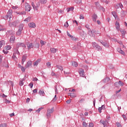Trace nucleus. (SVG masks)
<instances>
[{
	"label": "nucleus",
	"mask_w": 127,
	"mask_h": 127,
	"mask_svg": "<svg viewBox=\"0 0 127 127\" xmlns=\"http://www.w3.org/2000/svg\"><path fill=\"white\" fill-rule=\"evenodd\" d=\"M11 16H12V10L9 9L7 12L6 15L3 17V19H5V20H7L8 18L10 19V18H11Z\"/></svg>",
	"instance_id": "nucleus-1"
},
{
	"label": "nucleus",
	"mask_w": 127,
	"mask_h": 127,
	"mask_svg": "<svg viewBox=\"0 0 127 127\" xmlns=\"http://www.w3.org/2000/svg\"><path fill=\"white\" fill-rule=\"evenodd\" d=\"M19 24V21L16 20L13 22H9L8 25L10 27H15L17 25Z\"/></svg>",
	"instance_id": "nucleus-2"
},
{
	"label": "nucleus",
	"mask_w": 127,
	"mask_h": 127,
	"mask_svg": "<svg viewBox=\"0 0 127 127\" xmlns=\"http://www.w3.org/2000/svg\"><path fill=\"white\" fill-rule=\"evenodd\" d=\"M31 4L34 10H38V8L39 6H40V1L38 2L36 5L34 4V2H32Z\"/></svg>",
	"instance_id": "nucleus-3"
},
{
	"label": "nucleus",
	"mask_w": 127,
	"mask_h": 127,
	"mask_svg": "<svg viewBox=\"0 0 127 127\" xmlns=\"http://www.w3.org/2000/svg\"><path fill=\"white\" fill-rule=\"evenodd\" d=\"M24 26V25L23 24H21L19 25V29L16 32V35L19 36L21 34V32H22V30H23V27Z\"/></svg>",
	"instance_id": "nucleus-4"
},
{
	"label": "nucleus",
	"mask_w": 127,
	"mask_h": 127,
	"mask_svg": "<svg viewBox=\"0 0 127 127\" xmlns=\"http://www.w3.org/2000/svg\"><path fill=\"white\" fill-rule=\"evenodd\" d=\"M92 46L94 48H96V49H97L98 51H102V48L101 47V46H100L96 42L92 43Z\"/></svg>",
	"instance_id": "nucleus-5"
},
{
	"label": "nucleus",
	"mask_w": 127,
	"mask_h": 127,
	"mask_svg": "<svg viewBox=\"0 0 127 127\" xmlns=\"http://www.w3.org/2000/svg\"><path fill=\"white\" fill-rule=\"evenodd\" d=\"M16 48L18 49L19 47H22L23 48H26V45L24 43H17L16 44Z\"/></svg>",
	"instance_id": "nucleus-6"
},
{
	"label": "nucleus",
	"mask_w": 127,
	"mask_h": 127,
	"mask_svg": "<svg viewBox=\"0 0 127 127\" xmlns=\"http://www.w3.org/2000/svg\"><path fill=\"white\" fill-rule=\"evenodd\" d=\"M80 49H81V43L80 42L77 43V46H74L72 47V50L78 51V50H80Z\"/></svg>",
	"instance_id": "nucleus-7"
},
{
	"label": "nucleus",
	"mask_w": 127,
	"mask_h": 127,
	"mask_svg": "<svg viewBox=\"0 0 127 127\" xmlns=\"http://www.w3.org/2000/svg\"><path fill=\"white\" fill-rule=\"evenodd\" d=\"M25 9L26 11H30L31 10V6L27 2L25 3Z\"/></svg>",
	"instance_id": "nucleus-8"
},
{
	"label": "nucleus",
	"mask_w": 127,
	"mask_h": 127,
	"mask_svg": "<svg viewBox=\"0 0 127 127\" xmlns=\"http://www.w3.org/2000/svg\"><path fill=\"white\" fill-rule=\"evenodd\" d=\"M100 43H101V44H102V45H103V46H104V47H107V48H109V47H110V45H109L108 42L106 41L101 40L100 41Z\"/></svg>",
	"instance_id": "nucleus-9"
},
{
	"label": "nucleus",
	"mask_w": 127,
	"mask_h": 127,
	"mask_svg": "<svg viewBox=\"0 0 127 127\" xmlns=\"http://www.w3.org/2000/svg\"><path fill=\"white\" fill-rule=\"evenodd\" d=\"M32 66V62L31 61H29L27 62L26 65L25 66V69H27V68H30Z\"/></svg>",
	"instance_id": "nucleus-10"
},
{
	"label": "nucleus",
	"mask_w": 127,
	"mask_h": 127,
	"mask_svg": "<svg viewBox=\"0 0 127 127\" xmlns=\"http://www.w3.org/2000/svg\"><path fill=\"white\" fill-rule=\"evenodd\" d=\"M88 34L90 35V36H92V37H95V33H96L95 31H93V30H90L88 32Z\"/></svg>",
	"instance_id": "nucleus-11"
},
{
	"label": "nucleus",
	"mask_w": 127,
	"mask_h": 127,
	"mask_svg": "<svg viewBox=\"0 0 127 127\" xmlns=\"http://www.w3.org/2000/svg\"><path fill=\"white\" fill-rule=\"evenodd\" d=\"M78 72L80 77H85V72H84V69L82 68L79 69Z\"/></svg>",
	"instance_id": "nucleus-12"
},
{
	"label": "nucleus",
	"mask_w": 127,
	"mask_h": 127,
	"mask_svg": "<svg viewBox=\"0 0 127 127\" xmlns=\"http://www.w3.org/2000/svg\"><path fill=\"white\" fill-rule=\"evenodd\" d=\"M117 51L122 55H124V56H126V53H125V52H124V51L122 50V49L121 48H118L117 49Z\"/></svg>",
	"instance_id": "nucleus-13"
},
{
	"label": "nucleus",
	"mask_w": 127,
	"mask_h": 127,
	"mask_svg": "<svg viewBox=\"0 0 127 127\" xmlns=\"http://www.w3.org/2000/svg\"><path fill=\"white\" fill-rule=\"evenodd\" d=\"M27 58V56L26 55V54L23 55L22 58V62H21L22 65H23L25 61H26Z\"/></svg>",
	"instance_id": "nucleus-14"
},
{
	"label": "nucleus",
	"mask_w": 127,
	"mask_h": 127,
	"mask_svg": "<svg viewBox=\"0 0 127 127\" xmlns=\"http://www.w3.org/2000/svg\"><path fill=\"white\" fill-rule=\"evenodd\" d=\"M115 25H116V30H117L118 31H120V28H121V26H120V23L119 22H118V21H116Z\"/></svg>",
	"instance_id": "nucleus-15"
},
{
	"label": "nucleus",
	"mask_w": 127,
	"mask_h": 127,
	"mask_svg": "<svg viewBox=\"0 0 127 127\" xmlns=\"http://www.w3.org/2000/svg\"><path fill=\"white\" fill-rule=\"evenodd\" d=\"M100 123L103 125L104 127H107V126L109 124L107 121L101 120Z\"/></svg>",
	"instance_id": "nucleus-16"
},
{
	"label": "nucleus",
	"mask_w": 127,
	"mask_h": 127,
	"mask_svg": "<svg viewBox=\"0 0 127 127\" xmlns=\"http://www.w3.org/2000/svg\"><path fill=\"white\" fill-rule=\"evenodd\" d=\"M15 40V36L12 35L10 37L9 42H10V43H13V42H14Z\"/></svg>",
	"instance_id": "nucleus-17"
},
{
	"label": "nucleus",
	"mask_w": 127,
	"mask_h": 127,
	"mask_svg": "<svg viewBox=\"0 0 127 127\" xmlns=\"http://www.w3.org/2000/svg\"><path fill=\"white\" fill-rule=\"evenodd\" d=\"M28 26L31 28H35L36 27V25H35V23L32 22L28 24Z\"/></svg>",
	"instance_id": "nucleus-18"
},
{
	"label": "nucleus",
	"mask_w": 127,
	"mask_h": 127,
	"mask_svg": "<svg viewBox=\"0 0 127 127\" xmlns=\"http://www.w3.org/2000/svg\"><path fill=\"white\" fill-rule=\"evenodd\" d=\"M27 47L28 50H30L31 48H33V47H34V46H33V44L32 43H29L27 44Z\"/></svg>",
	"instance_id": "nucleus-19"
},
{
	"label": "nucleus",
	"mask_w": 127,
	"mask_h": 127,
	"mask_svg": "<svg viewBox=\"0 0 127 127\" xmlns=\"http://www.w3.org/2000/svg\"><path fill=\"white\" fill-rule=\"evenodd\" d=\"M119 31L121 32L122 34V36L123 38H125V36L126 35V31H125V30L122 29H121Z\"/></svg>",
	"instance_id": "nucleus-20"
},
{
	"label": "nucleus",
	"mask_w": 127,
	"mask_h": 127,
	"mask_svg": "<svg viewBox=\"0 0 127 127\" xmlns=\"http://www.w3.org/2000/svg\"><path fill=\"white\" fill-rule=\"evenodd\" d=\"M98 19V15L96 14H94L92 15V20L96 22L97 19Z\"/></svg>",
	"instance_id": "nucleus-21"
},
{
	"label": "nucleus",
	"mask_w": 127,
	"mask_h": 127,
	"mask_svg": "<svg viewBox=\"0 0 127 127\" xmlns=\"http://www.w3.org/2000/svg\"><path fill=\"white\" fill-rule=\"evenodd\" d=\"M50 51H51V53L54 54V53H56V52H57V51H58V49H55L54 48H51Z\"/></svg>",
	"instance_id": "nucleus-22"
},
{
	"label": "nucleus",
	"mask_w": 127,
	"mask_h": 127,
	"mask_svg": "<svg viewBox=\"0 0 127 127\" xmlns=\"http://www.w3.org/2000/svg\"><path fill=\"white\" fill-rule=\"evenodd\" d=\"M40 61H41V59H39L36 62L33 63L34 66H37L38 65V63H40Z\"/></svg>",
	"instance_id": "nucleus-23"
},
{
	"label": "nucleus",
	"mask_w": 127,
	"mask_h": 127,
	"mask_svg": "<svg viewBox=\"0 0 127 127\" xmlns=\"http://www.w3.org/2000/svg\"><path fill=\"white\" fill-rule=\"evenodd\" d=\"M39 94L40 96H44L45 95V93H44V90H43V89H40L39 91Z\"/></svg>",
	"instance_id": "nucleus-24"
},
{
	"label": "nucleus",
	"mask_w": 127,
	"mask_h": 127,
	"mask_svg": "<svg viewBox=\"0 0 127 127\" xmlns=\"http://www.w3.org/2000/svg\"><path fill=\"white\" fill-rule=\"evenodd\" d=\"M102 110H105V109H106V106H105V105H102L101 107H99L98 108V111L99 113H102Z\"/></svg>",
	"instance_id": "nucleus-25"
},
{
	"label": "nucleus",
	"mask_w": 127,
	"mask_h": 127,
	"mask_svg": "<svg viewBox=\"0 0 127 127\" xmlns=\"http://www.w3.org/2000/svg\"><path fill=\"white\" fill-rule=\"evenodd\" d=\"M16 13L17 14H19L20 15H25V14H26V12L25 11H21V12H18V11H16Z\"/></svg>",
	"instance_id": "nucleus-26"
},
{
	"label": "nucleus",
	"mask_w": 127,
	"mask_h": 127,
	"mask_svg": "<svg viewBox=\"0 0 127 127\" xmlns=\"http://www.w3.org/2000/svg\"><path fill=\"white\" fill-rule=\"evenodd\" d=\"M112 14L115 17V19H118V18H119V17H118V15H117V13H116L115 11H112Z\"/></svg>",
	"instance_id": "nucleus-27"
},
{
	"label": "nucleus",
	"mask_w": 127,
	"mask_h": 127,
	"mask_svg": "<svg viewBox=\"0 0 127 127\" xmlns=\"http://www.w3.org/2000/svg\"><path fill=\"white\" fill-rule=\"evenodd\" d=\"M5 45V42L4 40H2L0 41V48L2 46H4Z\"/></svg>",
	"instance_id": "nucleus-28"
},
{
	"label": "nucleus",
	"mask_w": 127,
	"mask_h": 127,
	"mask_svg": "<svg viewBox=\"0 0 127 127\" xmlns=\"http://www.w3.org/2000/svg\"><path fill=\"white\" fill-rule=\"evenodd\" d=\"M98 9H100V10H101V11H103V12H105V8L102 7V6H99L98 8Z\"/></svg>",
	"instance_id": "nucleus-29"
},
{
	"label": "nucleus",
	"mask_w": 127,
	"mask_h": 127,
	"mask_svg": "<svg viewBox=\"0 0 127 127\" xmlns=\"http://www.w3.org/2000/svg\"><path fill=\"white\" fill-rule=\"evenodd\" d=\"M47 112H48L50 114H52V113H53V112H54V108H52L51 109H48L47 110Z\"/></svg>",
	"instance_id": "nucleus-30"
},
{
	"label": "nucleus",
	"mask_w": 127,
	"mask_h": 127,
	"mask_svg": "<svg viewBox=\"0 0 127 127\" xmlns=\"http://www.w3.org/2000/svg\"><path fill=\"white\" fill-rule=\"evenodd\" d=\"M115 87H116L117 88H119L120 87V82H116L114 83Z\"/></svg>",
	"instance_id": "nucleus-31"
},
{
	"label": "nucleus",
	"mask_w": 127,
	"mask_h": 127,
	"mask_svg": "<svg viewBox=\"0 0 127 127\" xmlns=\"http://www.w3.org/2000/svg\"><path fill=\"white\" fill-rule=\"evenodd\" d=\"M72 66H73L74 67H77L78 66V64L76 62H73L72 63Z\"/></svg>",
	"instance_id": "nucleus-32"
},
{
	"label": "nucleus",
	"mask_w": 127,
	"mask_h": 127,
	"mask_svg": "<svg viewBox=\"0 0 127 127\" xmlns=\"http://www.w3.org/2000/svg\"><path fill=\"white\" fill-rule=\"evenodd\" d=\"M108 81H110V78L109 77H107L103 79V82L104 83H108Z\"/></svg>",
	"instance_id": "nucleus-33"
},
{
	"label": "nucleus",
	"mask_w": 127,
	"mask_h": 127,
	"mask_svg": "<svg viewBox=\"0 0 127 127\" xmlns=\"http://www.w3.org/2000/svg\"><path fill=\"white\" fill-rule=\"evenodd\" d=\"M31 19V17L29 16L27 18H26L25 20L24 21H27V22H29L30 21V20Z\"/></svg>",
	"instance_id": "nucleus-34"
},
{
	"label": "nucleus",
	"mask_w": 127,
	"mask_h": 127,
	"mask_svg": "<svg viewBox=\"0 0 127 127\" xmlns=\"http://www.w3.org/2000/svg\"><path fill=\"white\" fill-rule=\"evenodd\" d=\"M75 2H76V3H77V4H80V3H81L82 2V0H73Z\"/></svg>",
	"instance_id": "nucleus-35"
},
{
	"label": "nucleus",
	"mask_w": 127,
	"mask_h": 127,
	"mask_svg": "<svg viewBox=\"0 0 127 127\" xmlns=\"http://www.w3.org/2000/svg\"><path fill=\"white\" fill-rule=\"evenodd\" d=\"M95 5H96L97 8H98L99 6H101V5H100V3H99L98 1L95 2Z\"/></svg>",
	"instance_id": "nucleus-36"
},
{
	"label": "nucleus",
	"mask_w": 127,
	"mask_h": 127,
	"mask_svg": "<svg viewBox=\"0 0 127 127\" xmlns=\"http://www.w3.org/2000/svg\"><path fill=\"white\" fill-rule=\"evenodd\" d=\"M11 49V47L10 46H7L5 47V50L7 51V50H9Z\"/></svg>",
	"instance_id": "nucleus-37"
},
{
	"label": "nucleus",
	"mask_w": 127,
	"mask_h": 127,
	"mask_svg": "<svg viewBox=\"0 0 127 127\" xmlns=\"http://www.w3.org/2000/svg\"><path fill=\"white\" fill-rule=\"evenodd\" d=\"M57 67L58 69H59L61 71H63V67L62 66L57 65Z\"/></svg>",
	"instance_id": "nucleus-38"
},
{
	"label": "nucleus",
	"mask_w": 127,
	"mask_h": 127,
	"mask_svg": "<svg viewBox=\"0 0 127 127\" xmlns=\"http://www.w3.org/2000/svg\"><path fill=\"white\" fill-rule=\"evenodd\" d=\"M40 1L41 3L44 4L47 2V0H40Z\"/></svg>",
	"instance_id": "nucleus-39"
},
{
	"label": "nucleus",
	"mask_w": 127,
	"mask_h": 127,
	"mask_svg": "<svg viewBox=\"0 0 127 127\" xmlns=\"http://www.w3.org/2000/svg\"><path fill=\"white\" fill-rule=\"evenodd\" d=\"M39 46H40V44L39 43H36L35 45V48H39Z\"/></svg>",
	"instance_id": "nucleus-40"
},
{
	"label": "nucleus",
	"mask_w": 127,
	"mask_h": 127,
	"mask_svg": "<svg viewBox=\"0 0 127 127\" xmlns=\"http://www.w3.org/2000/svg\"><path fill=\"white\" fill-rule=\"evenodd\" d=\"M45 43H46V42H45L44 41H43V40L40 41V44H41V45H42V46H43V45H44V44H45Z\"/></svg>",
	"instance_id": "nucleus-41"
},
{
	"label": "nucleus",
	"mask_w": 127,
	"mask_h": 127,
	"mask_svg": "<svg viewBox=\"0 0 127 127\" xmlns=\"http://www.w3.org/2000/svg\"><path fill=\"white\" fill-rule=\"evenodd\" d=\"M0 127H6V123H3L0 125Z\"/></svg>",
	"instance_id": "nucleus-42"
},
{
	"label": "nucleus",
	"mask_w": 127,
	"mask_h": 127,
	"mask_svg": "<svg viewBox=\"0 0 127 127\" xmlns=\"http://www.w3.org/2000/svg\"><path fill=\"white\" fill-rule=\"evenodd\" d=\"M12 58L13 59H14V60H16V59H17V58H16V56H15V53H14L12 57Z\"/></svg>",
	"instance_id": "nucleus-43"
},
{
	"label": "nucleus",
	"mask_w": 127,
	"mask_h": 127,
	"mask_svg": "<svg viewBox=\"0 0 127 127\" xmlns=\"http://www.w3.org/2000/svg\"><path fill=\"white\" fill-rule=\"evenodd\" d=\"M47 66L48 68H50L51 67V64L50 62L47 63Z\"/></svg>",
	"instance_id": "nucleus-44"
},
{
	"label": "nucleus",
	"mask_w": 127,
	"mask_h": 127,
	"mask_svg": "<svg viewBox=\"0 0 127 127\" xmlns=\"http://www.w3.org/2000/svg\"><path fill=\"white\" fill-rule=\"evenodd\" d=\"M82 126L83 127H87L88 126V125H87V123H86V122H83L82 123Z\"/></svg>",
	"instance_id": "nucleus-45"
},
{
	"label": "nucleus",
	"mask_w": 127,
	"mask_h": 127,
	"mask_svg": "<svg viewBox=\"0 0 127 127\" xmlns=\"http://www.w3.org/2000/svg\"><path fill=\"white\" fill-rule=\"evenodd\" d=\"M66 9H67V12H69V11H70V10H73L74 8L73 7H70V8H67Z\"/></svg>",
	"instance_id": "nucleus-46"
},
{
	"label": "nucleus",
	"mask_w": 127,
	"mask_h": 127,
	"mask_svg": "<svg viewBox=\"0 0 127 127\" xmlns=\"http://www.w3.org/2000/svg\"><path fill=\"white\" fill-rule=\"evenodd\" d=\"M64 26L66 28L69 27V24H68V22H66L64 24Z\"/></svg>",
	"instance_id": "nucleus-47"
},
{
	"label": "nucleus",
	"mask_w": 127,
	"mask_h": 127,
	"mask_svg": "<svg viewBox=\"0 0 127 127\" xmlns=\"http://www.w3.org/2000/svg\"><path fill=\"white\" fill-rule=\"evenodd\" d=\"M85 27L87 29V30H88V31H90L91 30V29L90 28V26H89V25H85Z\"/></svg>",
	"instance_id": "nucleus-48"
},
{
	"label": "nucleus",
	"mask_w": 127,
	"mask_h": 127,
	"mask_svg": "<svg viewBox=\"0 0 127 127\" xmlns=\"http://www.w3.org/2000/svg\"><path fill=\"white\" fill-rule=\"evenodd\" d=\"M8 84L9 85H10V86H12V87L13 86V82L10 80L8 81Z\"/></svg>",
	"instance_id": "nucleus-49"
},
{
	"label": "nucleus",
	"mask_w": 127,
	"mask_h": 127,
	"mask_svg": "<svg viewBox=\"0 0 127 127\" xmlns=\"http://www.w3.org/2000/svg\"><path fill=\"white\" fill-rule=\"evenodd\" d=\"M121 14H122V16H126V11H123L122 12H121Z\"/></svg>",
	"instance_id": "nucleus-50"
},
{
	"label": "nucleus",
	"mask_w": 127,
	"mask_h": 127,
	"mask_svg": "<svg viewBox=\"0 0 127 127\" xmlns=\"http://www.w3.org/2000/svg\"><path fill=\"white\" fill-rule=\"evenodd\" d=\"M25 67H23V66H21V71H22V72H25Z\"/></svg>",
	"instance_id": "nucleus-51"
},
{
	"label": "nucleus",
	"mask_w": 127,
	"mask_h": 127,
	"mask_svg": "<svg viewBox=\"0 0 127 127\" xmlns=\"http://www.w3.org/2000/svg\"><path fill=\"white\" fill-rule=\"evenodd\" d=\"M47 117L50 118V117H51V113H49V112L47 111Z\"/></svg>",
	"instance_id": "nucleus-52"
},
{
	"label": "nucleus",
	"mask_w": 127,
	"mask_h": 127,
	"mask_svg": "<svg viewBox=\"0 0 127 127\" xmlns=\"http://www.w3.org/2000/svg\"><path fill=\"white\" fill-rule=\"evenodd\" d=\"M23 81L22 80L20 81V82H19V85L20 86H23Z\"/></svg>",
	"instance_id": "nucleus-53"
},
{
	"label": "nucleus",
	"mask_w": 127,
	"mask_h": 127,
	"mask_svg": "<svg viewBox=\"0 0 127 127\" xmlns=\"http://www.w3.org/2000/svg\"><path fill=\"white\" fill-rule=\"evenodd\" d=\"M119 84H120V86H124V82H122V81H121V80H119Z\"/></svg>",
	"instance_id": "nucleus-54"
},
{
	"label": "nucleus",
	"mask_w": 127,
	"mask_h": 127,
	"mask_svg": "<svg viewBox=\"0 0 127 127\" xmlns=\"http://www.w3.org/2000/svg\"><path fill=\"white\" fill-rule=\"evenodd\" d=\"M43 109V108H42V107L40 108L37 110H36V112L37 113H39L41 111V110H42Z\"/></svg>",
	"instance_id": "nucleus-55"
},
{
	"label": "nucleus",
	"mask_w": 127,
	"mask_h": 127,
	"mask_svg": "<svg viewBox=\"0 0 127 127\" xmlns=\"http://www.w3.org/2000/svg\"><path fill=\"white\" fill-rule=\"evenodd\" d=\"M3 56L0 55V64L1 63V62H2V58H3Z\"/></svg>",
	"instance_id": "nucleus-56"
},
{
	"label": "nucleus",
	"mask_w": 127,
	"mask_h": 127,
	"mask_svg": "<svg viewBox=\"0 0 127 127\" xmlns=\"http://www.w3.org/2000/svg\"><path fill=\"white\" fill-rule=\"evenodd\" d=\"M116 125H117V126L118 127H123L122 126V125H121V124L119 123V122H117V123H116Z\"/></svg>",
	"instance_id": "nucleus-57"
},
{
	"label": "nucleus",
	"mask_w": 127,
	"mask_h": 127,
	"mask_svg": "<svg viewBox=\"0 0 127 127\" xmlns=\"http://www.w3.org/2000/svg\"><path fill=\"white\" fill-rule=\"evenodd\" d=\"M29 87H30V88H32V87H33V82H31L29 84Z\"/></svg>",
	"instance_id": "nucleus-58"
},
{
	"label": "nucleus",
	"mask_w": 127,
	"mask_h": 127,
	"mask_svg": "<svg viewBox=\"0 0 127 127\" xmlns=\"http://www.w3.org/2000/svg\"><path fill=\"white\" fill-rule=\"evenodd\" d=\"M94 127V124L92 123H91L89 125V127Z\"/></svg>",
	"instance_id": "nucleus-59"
},
{
	"label": "nucleus",
	"mask_w": 127,
	"mask_h": 127,
	"mask_svg": "<svg viewBox=\"0 0 127 127\" xmlns=\"http://www.w3.org/2000/svg\"><path fill=\"white\" fill-rule=\"evenodd\" d=\"M67 32V36H69V37H73V36L71 35L70 34V33L69 32H68V31L66 32Z\"/></svg>",
	"instance_id": "nucleus-60"
},
{
	"label": "nucleus",
	"mask_w": 127,
	"mask_h": 127,
	"mask_svg": "<svg viewBox=\"0 0 127 127\" xmlns=\"http://www.w3.org/2000/svg\"><path fill=\"white\" fill-rule=\"evenodd\" d=\"M117 42L120 44V46L123 45V42H122V41H117Z\"/></svg>",
	"instance_id": "nucleus-61"
},
{
	"label": "nucleus",
	"mask_w": 127,
	"mask_h": 127,
	"mask_svg": "<svg viewBox=\"0 0 127 127\" xmlns=\"http://www.w3.org/2000/svg\"><path fill=\"white\" fill-rule=\"evenodd\" d=\"M32 81H38V79L36 77H34L33 78Z\"/></svg>",
	"instance_id": "nucleus-62"
},
{
	"label": "nucleus",
	"mask_w": 127,
	"mask_h": 127,
	"mask_svg": "<svg viewBox=\"0 0 127 127\" xmlns=\"http://www.w3.org/2000/svg\"><path fill=\"white\" fill-rule=\"evenodd\" d=\"M52 76H56V74H55V72L54 71H52L51 73Z\"/></svg>",
	"instance_id": "nucleus-63"
},
{
	"label": "nucleus",
	"mask_w": 127,
	"mask_h": 127,
	"mask_svg": "<svg viewBox=\"0 0 127 127\" xmlns=\"http://www.w3.org/2000/svg\"><path fill=\"white\" fill-rule=\"evenodd\" d=\"M66 103H67V104H70V103H71V99L67 100L66 101Z\"/></svg>",
	"instance_id": "nucleus-64"
}]
</instances>
